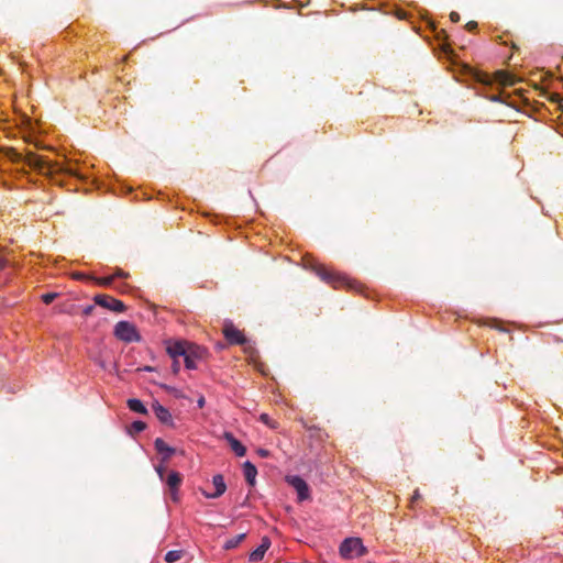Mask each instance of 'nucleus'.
<instances>
[{"label":"nucleus","instance_id":"1","mask_svg":"<svg viewBox=\"0 0 563 563\" xmlns=\"http://www.w3.org/2000/svg\"><path fill=\"white\" fill-rule=\"evenodd\" d=\"M9 157L13 162L23 163L27 165L30 168H33L34 170L38 172L42 175H52L54 173H65L69 175H76L75 170L64 166L63 164H59L57 162H51L46 159L43 156H40L35 153H27L25 156L18 153L14 150L10 151Z\"/></svg>","mask_w":563,"mask_h":563},{"label":"nucleus","instance_id":"2","mask_svg":"<svg viewBox=\"0 0 563 563\" xmlns=\"http://www.w3.org/2000/svg\"><path fill=\"white\" fill-rule=\"evenodd\" d=\"M314 273L327 284L334 288L339 287H352V282L345 276L338 272L330 271L325 266L318 265L314 267Z\"/></svg>","mask_w":563,"mask_h":563},{"label":"nucleus","instance_id":"3","mask_svg":"<svg viewBox=\"0 0 563 563\" xmlns=\"http://www.w3.org/2000/svg\"><path fill=\"white\" fill-rule=\"evenodd\" d=\"M366 553V548L360 538H346L340 545V554L344 559L360 558Z\"/></svg>","mask_w":563,"mask_h":563},{"label":"nucleus","instance_id":"4","mask_svg":"<svg viewBox=\"0 0 563 563\" xmlns=\"http://www.w3.org/2000/svg\"><path fill=\"white\" fill-rule=\"evenodd\" d=\"M114 335L124 342H139L141 340L140 334L134 324L129 321H120L114 327Z\"/></svg>","mask_w":563,"mask_h":563},{"label":"nucleus","instance_id":"5","mask_svg":"<svg viewBox=\"0 0 563 563\" xmlns=\"http://www.w3.org/2000/svg\"><path fill=\"white\" fill-rule=\"evenodd\" d=\"M222 332L225 340L232 345H245L249 342L244 333L230 321L224 323Z\"/></svg>","mask_w":563,"mask_h":563},{"label":"nucleus","instance_id":"6","mask_svg":"<svg viewBox=\"0 0 563 563\" xmlns=\"http://www.w3.org/2000/svg\"><path fill=\"white\" fill-rule=\"evenodd\" d=\"M93 300L96 305L115 312H123L126 309L123 301L118 300L109 295H96Z\"/></svg>","mask_w":563,"mask_h":563},{"label":"nucleus","instance_id":"7","mask_svg":"<svg viewBox=\"0 0 563 563\" xmlns=\"http://www.w3.org/2000/svg\"><path fill=\"white\" fill-rule=\"evenodd\" d=\"M205 353L206 350L203 347L190 343L184 357L185 366L188 369L197 368V360L202 358Z\"/></svg>","mask_w":563,"mask_h":563},{"label":"nucleus","instance_id":"8","mask_svg":"<svg viewBox=\"0 0 563 563\" xmlns=\"http://www.w3.org/2000/svg\"><path fill=\"white\" fill-rule=\"evenodd\" d=\"M163 481H165L168 486L172 500L177 503L179 500L178 488L183 482L181 474L176 471H172Z\"/></svg>","mask_w":563,"mask_h":563},{"label":"nucleus","instance_id":"9","mask_svg":"<svg viewBox=\"0 0 563 563\" xmlns=\"http://www.w3.org/2000/svg\"><path fill=\"white\" fill-rule=\"evenodd\" d=\"M287 483L296 489L300 501L310 497L308 484L300 476H288Z\"/></svg>","mask_w":563,"mask_h":563},{"label":"nucleus","instance_id":"10","mask_svg":"<svg viewBox=\"0 0 563 563\" xmlns=\"http://www.w3.org/2000/svg\"><path fill=\"white\" fill-rule=\"evenodd\" d=\"M189 344L190 343L187 341L170 342L168 343L166 351L173 360H178L180 356L185 357Z\"/></svg>","mask_w":563,"mask_h":563},{"label":"nucleus","instance_id":"11","mask_svg":"<svg viewBox=\"0 0 563 563\" xmlns=\"http://www.w3.org/2000/svg\"><path fill=\"white\" fill-rule=\"evenodd\" d=\"M212 484L216 488V490L213 493H208L206 490H202V495L206 498H219L220 496H222L225 493L227 485H225L224 478L221 474H217L212 477Z\"/></svg>","mask_w":563,"mask_h":563},{"label":"nucleus","instance_id":"12","mask_svg":"<svg viewBox=\"0 0 563 563\" xmlns=\"http://www.w3.org/2000/svg\"><path fill=\"white\" fill-rule=\"evenodd\" d=\"M152 409L156 418L166 426H174L172 415L167 408L162 406L158 401L153 402Z\"/></svg>","mask_w":563,"mask_h":563},{"label":"nucleus","instance_id":"13","mask_svg":"<svg viewBox=\"0 0 563 563\" xmlns=\"http://www.w3.org/2000/svg\"><path fill=\"white\" fill-rule=\"evenodd\" d=\"M154 446L156 451L162 454V461L167 462L170 456L176 452V450L172 446H169L163 439L157 438L154 441Z\"/></svg>","mask_w":563,"mask_h":563},{"label":"nucleus","instance_id":"14","mask_svg":"<svg viewBox=\"0 0 563 563\" xmlns=\"http://www.w3.org/2000/svg\"><path fill=\"white\" fill-rule=\"evenodd\" d=\"M223 438L228 441V443L230 444L232 451L238 456H244L245 455L246 448L238 439H235L234 435L231 432H224Z\"/></svg>","mask_w":563,"mask_h":563},{"label":"nucleus","instance_id":"15","mask_svg":"<svg viewBox=\"0 0 563 563\" xmlns=\"http://www.w3.org/2000/svg\"><path fill=\"white\" fill-rule=\"evenodd\" d=\"M269 547H271V540L267 537H264L262 539L261 545L257 549H255L253 552H251L249 560L254 563L261 561L264 558V554L268 550Z\"/></svg>","mask_w":563,"mask_h":563},{"label":"nucleus","instance_id":"16","mask_svg":"<svg viewBox=\"0 0 563 563\" xmlns=\"http://www.w3.org/2000/svg\"><path fill=\"white\" fill-rule=\"evenodd\" d=\"M243 472H244V476H245L246 482L251 486H254L255 485V478H256V475H257V470H256L255 465L253 463H251L250 461L244 462V464H243Z\"/></svg>","mask_w":563,"mask_h":563},{"label":"nucleus","instance_id":"17","mask_svg":"<svg viewBox=\"0 0 563 563\" xmlns=\"http://www.w3.org/2000/svg\"><path fill=\"white\" fill-rule=\"evenodd\" d=\"M128 407H129L130 410H132L134 412H137V413H141V415H146L147 413L146 407L144 406V404L140 399H136V398L129 399L128 400Z\"/></svg>","mask_w":563,"mask_h":563},{"label":"nucleus","instance_id":"18","mask_svg":"<svg viewBox=\"0 0 563 563\" xmlns=\"http://www.w3.org/2000/svg\"><path fill=\"white\" fill-rule=\"evenodd\" d=\"M496 78L504 86H514L516 82L512 75L503 70L496 73Z\"/></svg>","mask_w":563,"mask_h":563},{"label":"nucleus","instance_id":"19","mask_svg":"<svg viewBox=\"0 0 563 563\" xmlns=\"http://www.w3.org/2000/svg\"><path fill=\"white\" fill-rule=\"evenodd\" d=\"M245 536H246L245 533H241V534H238V536L227 540L224 543V549L231 550V549L236 548L244 540Z\"/></svg>","mask_w":563,"mask_h":563},{"label":"nucleus","instance_id":"20","mask_svg":"<svg viewBox=\"0 0 563 563\" xmlns=\"http://www.w3.org/2000/svg\"><path fill=\"white\" fill-rule=\"evenodd\" d=\"M183 555H184V552L179 551V550L168 551L165 555V561L168 563H175L178 560H180L183 558Z\"/></svg>","mask_w":563,"mask_h":563},{"label":"nucleus","instance_id":"21","mask_svg":"<svg viewBox=\"0 0 563 563\" xmlns=\"http://www.w3.org/2000/svg\"><path fill=\"white\" fill-rule=\"evenodd\" d=\"M260 420L272 429L277 428V423L275 421H273L272 418L267 413H262L260 416Z\"/></svg>","mask_w":563,"mask_h":563},{"label":"nucleus","instance_id":"22","mask_svg":"<svg viewBox=\"0 0 563 563\" xmlns=\"http://www.w3.org/2000/svg\"><path fill=\"white\" fill-rule=\"evenodd\" d=\"M114 279V276H107V277H101V278H95L96 283L100 286H110L112 284Z\"/></svg>","mask_w":563,"mask_h":563},{"label":"nucleus","instance_id":"23","mask_svg":"<svg viewBox=\"0 0 563 563\" xmlns=\"http://www.w3.org/2000/svg\"><path fill=\"white\" fill-rule=\"evenodd\" d=\"M146 428V423L143 421H134L131 426V432H142Z\"/></svg>","mask_w":563,"mask_h":563},{"label":"nucleus","instance_id":"24","mask_svg":"<svg viewBox=\"0 0 563 563\" xmlns=\"http://www.w3.org/2000/svg\"><path fill=\"white\" fill-rule=\"evenodd\" d=\"M58 297L57 292H46L42 296V300L44 303L49 305L54 301L55 298Z\"/></svg>","mask_w":563,"mask_h":563},{"label":"nucleus","instance_id":"25","mask_svg":"<svg viewBox=\"0 0 563 563\" xmlns=\"http://www.w3.org/2000/svg\"><path fill=\"white\" fill-rule=\"evenodd\" d=\"M112 276H114V278H117V277L118 278H128L129 277V273L124 272L121 268H117Z\"/></svg>","mask_w":563,"mask_h":563},{"label":"nucleus","instance_id":"26","mask_svg":"<svg viewBox=\"0 0 563 563\" xmlns=\"http://www.w3.org/2000/svg\"><path fill=\"white\" fill-rule=\"evenodd\" d=\"M155 470H156V472H157V474H158L159 478L163 481V479L165 478V476H164V475H165V472H166L165 466H163V465H157V466L155 467Z\"/></svg>","mask_w":563,"mask_h":563},{"label":"nucleus","instance_id":"27","mask_svg":"<svg viewBox=\"0 0 563 563\" xmlns=\"http://www.w3.org/2000/svg\"><path fill=\"white\" fill-rule=\"evenodd\" d=\"M465 29L470 32L475 31L477 29V22H475V21L467 22L465 25Z\"/></svg>","mask_w":563,"mask_h":563},{"label":"nucleus","instance_id":"28","mask_svg":"<svg viewBox=\"0 0 563 563\" xmlns=\"http://www.w3.org/2000/svg\"><path fill=\"white\" fill-rule=\"evenodd\" d=\"M95 310V306L92 305H88L86 306L84 309H82V314L84 316H90L92 313V311Z\"/></svg>","mask_w":563,"mask_h":563},{"label":"nucleus","instance_id":"29","mask_svg":"<svg viewBox=\"0 0 563 563\" xmlns=\"http://www.w3.org/2000/svg\"><path fill=\"white\" fill-rule=\"evenodd\" d=\"M257 454L261 456V457H268L271 455L269 451L266 450V449H258L257 450Z\"/></svg>","mask_w":563,"mask_h":563},{"label":"nucleus","instance_id":"30","mask_svg":"<svg viewBox=\"0 0 563 563\" xmlns=\"http://www.w3.org/2000/svg\"><path fill=\"white\" fill-rule=\"evenodd\" d=\"M173 361L174 362H173L172 368H173V372L175 374H177L179 372V369H180V364H179L178 360H173Z\"/></svg>","mask_w":563,"mask_h":563},{"label":"nucleus","instance_id":"31","mask_svg":"<svg viewBox=\"0 0 563 563\" xmlns=\"http://www.w3.org/2000/svg\"><path fill=\"white\" fill-rule=\"evenodd\" d=\"M450 19L452 22H459L460 21V14L457 12H451Z\"/></svg>","mask_w":563,"mask_h":563},{"label":"nucleus","instance_id":"32","mask_svg":"<svg viewBox=\"0 0 563 563\" xmlns=\"http://www.w3.org/2000/svg\"><path fill=\"white\" fill-rule=\"evenodd\" d=\"M205 404H206V399H205V397H203V396H200V397H199V399H198V401H197L198 407H199V408H203Z\"/></svg>","mask_w":563,"mask_h":563},{"label":"nucleus","instance_id":"33","mask_svg":"<svg viewBox=\"0 0 563 563\" xmlns=\"http://www.w3.org/2000/svg\"><path fill=\"white\" fill-rule=\"evenodd\" d=\"M420 498V494H419V490L416 489L412 497H411V503H415L416 500H418Z\"/></svg>","mask_w":563,"mask_h":563},{"label":"nucleus","instance_id":"34","mask_svg":"<svg viewBox=\"0 0 563 563\" xmlns=\"http://www.w3.org/2000/svg\"><path fill=\"white\" fill-rule=\"evenodd\" d=\"M75 277L76 278H82L84 276L81 274H76Z\"/></svg>","mask_w":563,"mask_h":563},{"label":"nucleus","instance_id":"35","mask_svg":"<svg viewBox=\"0 0 563 563\" xmlns=\"http://www.w3.org/2000/svg\"><path fill=\"white\" fill-rule=\"evenodd\" d=\"M144 369L145 371H152L153 368L151 366H145Z\"/></svg>","mask_w":563,"mask_h":563}]
</instances>
